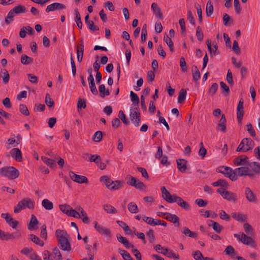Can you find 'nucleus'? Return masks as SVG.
Masks as SVG:
<instances>
[{
    "label": "nucleus",
    "instance_id": "obj_11",
    "mask_svg": "<svg viewBox=\"0 0 260 260\" xmlns=\"http://www.w3.org/2000/svg\"><path fill=\"white\" fill-rule=\"evenodd\" d=\"M244 194L246 200L250 203H257V199L252 190L248 187L245 189Z\"/></svg>",
    "mask_w": 260,
    "mask_h": 260
},
{
    "label": "nucleus",
    "instance_id": "obj_61",
    "mask_svg": "<svg viewBox=\"0 0 260 260\" xmlns=\"http://www.w3.org/2000/svg\"><path fill=\"white\" fill-rule=\"evenodd\" d=\"M20 112L25 116H28L29 112L26 106L24 104H20L19 108Z\"/></svg>",
    "mask_w": 260,
    "mask_h": 260
},
{
    "label": "nucleus",
    "instance_id": "obj_58",
    "mask_svg": "<svg viewBox=\"0 0 260 260\" xmlns=\"http://www.w3.org/2000/svg\"><path fill=\"white\" fill-rule=\"evenodd\" d=\"M196 36L199 41H202L203 40L204 34L202 30V28L200 26H198L197 28Z\"/></svg>",
    "mask_w": 260,
    "mask_h": 260
},
{
    "label": "nucleus",
    "instance_id": "obj_22",
    "mask_svg": "<svg viewBox=\"0 0 260 260\" xmlns=\"http://www.w3.org/2000/svg\"><path fill=\"white\" fill-rule=\"evenodd\" d=\"M226 121L225 115L223 114H222L221 117L217 124V129L223 133H225L226 131Z\"/></svg>",
    "mask_w": 260,
    "mask_h": 260
},
{
    "label": "nucleus",
    "instance_id": "obj_46",
    "mask_svg": "<svg viewBox=\"0 0 260 260\" xmlns=\"http://www.w3.org/2000/svg\"><path fill=\"white\" fill-rule=\"evenodd\" d=\"M220 88L222 90V93L227 96L230 94V88L229 87L223 82L221 81L220 82Z\"/></svg>",
    "mask_w": 260,
    "mask_h": 260
},
{
    "label": "nucleus",
    "instance_id": "obj_2",
    "mask_svg": "<svg viewBox=\"0 0 260 260\" xmlns=\"http://www.w3.org/2000/svg\"><path fill=\"white\" fill-rule=\"evenodd\" d=\"M55 236L58 239V245L62 250H71V245L68 239L70 235L66 231L57 229L55 231Z\"/></svg>",
    "mask_w": 260,
    "mask_h": 260
},
{
    "label": "nucleus",
    "instance_id": "obj_9",
    "mask_svg": "<svg viewBox=\"0 0 260 260\" xmlns=\"http://www.w3.org/2000/svg\"><path fill=\"white\" fill-rule=\"evenodd\" d=\"M162 197L166 201L169 203H174V198L177 197L175 194L171 195L170 192L166 188L165 186L161 187Z\"/></svg>",
    "mask_w": 260,
    "mask_h": 260
},
{
    "label": "nucleus",
    "instance_id": "obj_15",
    "mask_svg": "<svg viewBox=\"0 0 260 260\" xmlns=\"http://www.w3.org/2000/svg\"><path fill=\"white\" fill-rule=\"evenodd\" d=\"M163 214L164 215H166V216H163V218L173 222L175 226L177 227L180 226L179 218L177 215L168 212H165V213H163Z\"/></svg>",
    "mask_w": 260,
    "mask_h": 260
},
{
    "label": "nucleus",
    "instance_id": "obj_54",
    "mask_svg": "<svg viewBox=\"0 0 260 260\" xmlns=\"http://www.w3.org/2000/svg\"><path fill=\"white\" fill-rule=\"evenodd\" d=\"M192 255L196 260H205V257L203 256L202 252L200 250L195 251L192 253Z\"/></svg>",
    "mask_w": 260,
    "mask_h": 260
},
{
    "label": "nucleus",
    "instance_id": "obj_20",
    "mask_svg": "<svg viewBox=\"0 0 260 260\" xmlns=\"http://www.w3.org/2000/svg\"><path fill=\"white\" fill-rule=\"evenodd\" d=\"M130 117L132 122L137 127L139 126L141 121V114L139 112H131L130 114Z\"/></svg>",
    "mask_w": 260,
    "mask_h": 260
},
{
    "label": "nucleus",
    "instance_id": "obj_31",
    "mask_svg": "<svg viewBox=\"0 0 260 260\" xmlns=\"http://www.w3.org/2000/svg\"><path fill=\"white\" fill-rule=\"evenodd\" d=\"M210 222L211 224H209V226L212 227L213 230L217 233L219 234L221 233L223 229L222 226L220 225L218 222L213 220H210Z\"/></svg>",
    "mask_w": 260,
    "mask_h": 260
},
{
    "label": "nucleus",
    "instance_id": "obj_1",
    "mask_svg": "<svg viewBox=\"0 0 260 260\" xmlns=\"http://www.w3.org/2000/svg\"><path fill=\"white\" fill-rule=\"evenodd\" d=\"M234 172L236 180L238 179V176H247L250 178H254L256 175L260 174V163L256 161L250 162L248 166L235 169Z\"/></svg>",
    "mask_w": 260,
    "mask_h": 260
},
{
    "label": "nucleus",
    "instance_id": "obj_48",
    "mask_svg": "<svg viewBox=\"0 0 260 260\" xmlns=\"http://www.w3.org/2000/svg\"><path fill=\"white\" fill-rule=\"evenodd\" d=\"M53 258L54 260H62V255L57 247H55L53 250Z\"/></svg>",
    "mask_w": 260,
    "mask_h": 260
},
{
    "label": "nucleus",
    "instance_id": "obj_60",
    "mask_svg": "<svg viewBox=\"0 0 260 260\" xmlns=\"http://www.w3.org/2000/svg\"><path fill=\"white\" fill-rule=\"evenodd\" d=\"M146 236L149 239L150 243H153L155 241V236L154 235V231L152 229H150L146 233Z\"/></svg>",
    "mask_w": 260,
    "mask_h": 260
},
{
    "label": "nucleus",
    "instance_id": "obj_37",
    "mask_svg": "<svg viewBox=\"0 0 260 260\" xmlns=\"http://www.w3.org/2000/svg\"><path fill=\"white\" fill-rule=\"evenodd\" d=\"M245 148L247 151L252 149L254 147V142L250 138H244L243 139Z\"/></svg>",
    "mask_w": 260,
    "mask_h": 260
},
{
    "label": "nucleus",
    "instance_id": "obj_23",
    "mask_svg": "<svg viewBox=\"0 0 260 260\" xmlns=\"http://www.w3.org/2000/svg\"><path fill=\"white\" fill-rule=\"evenodd\" d=\"M11 156L16 161H21L22 160V153L18 148H13L10 152Z\"/></svg>",
    "mask_w": 260,
    "mask_h": 260
},
{
    "label": "nucleus",
    "instance_id": "obj_51",
    "mask_svg": "<svg viewBox=\"0 0 260 260\" xmlns=\"http://www.w3.org/2000/svg\"><path fill=\"white\" fill-rule=\"evenodd\" d=\"M118 116L124 124L128 125L129 123L128 119L126 118L123 111H119Z\"/></svg>",
    "mask_w": 260,
    "mask_h": 260
},
{
    "label": "nucleus",
    "instance_id": "obj_27",
    "mask_svg": "<svg viewBox=\"0 0 260 260\" xmlns=\"http://www.w3.org/2000/svg\"><path fill=\"white\" fill-rule=\"evenodd\" d=\"M39 224V221L36 216L34 214L31 215L29 223L28 225V229L32 231L35 229V226Z\"/></svg>",
    "mask_w": 260,
    "mask_h": 260
},
{
    "label": "nucleus",
    "instance_id": "obj_50",
    "mask_svg": "<svg viewBox=\"0 0 260 260\" xmlns=\"http://www.w3.org/2000/svg\"><path fill=\"white\" fill-rule=\"evenodd\" d=\"M103 207L105 211L108 213L115 214L117 213V210L111 205H105Z\"/></svg>",
    "mask_w": 260,
    "mask_h": 260
},
{
    "label": "nucleus",
    "instance_id": "obj_25",
    "mask_svg": "<svg viewBox=\"0 0 260 260\" xmlns=\"http://www.w3.org/2000/svg\"><path fill=\"white\" fill-rule=\"evenodd\" d=\"M117 238L118 241L122 243L124 246L126 248H129L130 247L134 248V245L133 244H131L129 242L127 239L125 237H124L120 235H117Z\"/></svg>",
    "mask_w": 260,
    "mask_h": 260
},
{
    "label": "nucleus",
    "instance_id": "obj_40",
    "mask_svg": "<svg viewBox=\"0 0 260 260\" xmlns=\"http://www.w3.org/2000/svg\"><path fill=\"white\" fill-rule=\"evenodd\" d=\"M42 206L48 210H51L53 208V204L49 200L45 199L42 201Z\"/></svg>",
    "mask_w": 260,
    "mask_h": 260
},
{
    "label": "nucleus",
    "instance_id": "obj_10",
    "mask_svg": "<svg viewBox=\"0 0 260 260\" xmlns=\"http://www.w3.org/2000/svg\"><path fill=\"white\" fill-rule=\"evenodd\" d=\"M69 175L71 179L77 183H87L88 182V179L84 176L79 175L75 174L73 171L69 172Z\"/></svg>",
    "mask_w": 260,
    "mask_h": 260
},
{
    "label": "nucleus",
    "instance_id": "obj_19",
    "mask_svg": "<svg viewBox=\"0 0 260 260\" xmlns=\"http://www.w3.org/2000/svg\"><path fill=\"white\" fill-rule=\"evenodd\" d=\"M174 199V203H176L181 208L186 211H188L190 209L189 204L187 202L184 201L181 197L177 196Z\"/></svg>",
    "mask_w": 260,
    "mask_h": 260
},
{
    "label": "nucleus",
    "instance_id": "obj_7",
    "mask_svg": "<svg viewBox=\"0 0 260 260\" xmlns=\"http://www.w3.org/2000/svg\"><path fill=\"white\" fill-rule=\"evenodd\" d=\"M21 237L20 231H17L11 234L6 233L0 230V239L2 240H13L18 239Z\"/></svg>",
    "mask_w": 260,
    "mask_h": 260
},
{
    "label": "nucleus",
    "instance_id": "obj_12",
    "mask_svg": "<svg viewBox=\"0 0 260 260\" xmlns=\"http://www.w3.org/2000/svg\"><path fill=\"white\" fill-rule=\"evenodd\" d=\"M234 165L236 166H248L250 162H249L248 157L244 155H242L236 157L234 159Z\"/></svg>",
    "mask_w": 260,
    "mask_h": 260
},
{
    "label": "nucleus",
    "instance_id": "obj_24",
    "mask_svg": "<svg viewBox=\"0 0 260 260\" xmlns=\"http://www.w3.org/2000/svg\"><path fill=\"white\" fill-rule=\"evenodd\" d=\"M42 161L46 164L50 168H55L56 167V159L53 158H49L46 156H42L41 157Z\"/></svg>",
    "mask_w": 260,
    "mask_h": 260
},
{
    "label": "nucleus",
    "instance_id": "obj_62",
    "mask_svg": "<svg viewBox=\"0 0 260 260\" xmlns=\"http://www.w3.org/2000/svg\"><path fill=\"white\" fill-rule=\"evenodd\" d=\"M59 207L61 211L67 215L69 213L70 209H71V207L67 204L60 205Z\"/></svg>",
    "mask_w": 260,
    "mask_h": 260
},
{
    "label": "nucleus",
    "instance_id": "obj_28",
    "mask_svg": "<svg viewBox=\"0 0 260 260\" xmlns=\"http://www.w3.org/2000/svg\"><path fill=\"white\" fill-rule=\"evenodd\" d=\"M74 14L75 15L74 19L76 22L77 25L80 29H81L82 28V22L81 19L80 14L77 9H75Z\"/></svg>",
    "mask_w": 260,
    "mask_h": 260
},
{
    "label": "nucleus",
    "instance_id": "obj_44",
    "mask_svg": "<svg viewBox=\"0 0 260 260\" xmlns=\"http://www.w3.org/2000/svg\"><path fill=\"white\" fill-rule=\"evenodd\" d=\"M182 233L191 238H196L197 237V235L195 232L191 231L186 226L183 228Z\"/></svg>",
    "mask_w": 260,
    "mask_h": 260
},
{
    "label": "nucleus",
    "instance_id": "obj_38",
    "mask_svg": "<svg viewBox=\"0 0 260 260\" xmlns=\"http://www.w3.org/2000/svg\"><path fill=\"white\" fill-rule=\"evenodd\" d=\"M33 60L34 59L32 58L29 57L26 54H23L21 56V62L24 65H27L29 63H32Z\"/></svg>",
    "mask_w": 260,
    "mask_h": 260
},
{
    "label": "nucleus",
    "instance_id": "obj_64",
    "mask_svg": "<svg viewBox=\"0 0 260 260\" xmlns=\"http://www.w3.org/2000/svg\"><path fill=\"white\" fill-rule=\"evenodd\" d=\"M180 66L182 71L186 72L187 70V67L184 57H181L180 60Z\"/></svg>",
    "mask_w": 260,
    "mask_h": 260
},
{
    "label": "nucleus",
    "instance_id": "obj_16",
    "mask_svg": "<svg viewBox=\"0 0 260 260\" xmlns=\"http://www.w3.org/2000/svg\"><path fill=\"white\" fill-rule=\"evenodd\" d=\"M242 239H241V242L243 243L244 244L250 246L252 247H255L256 245L254 239L249 236H248L244 233L242 234Z\"/></svg>",
    "mask_w": 260,
    "mask_h": 260
},
{
    "label": "nucleus",
    "instance_id": "obj_35",
    "mask_svg": "<svg viewBox=\"0 0 260 260\" xmlns=\"http://www.w3.org/2000/svg\"><path fill=\"white\" fill-rule=\"evenodd\" d=\"M214 7L211 1V0H209L207 2L206 8V13L207 17H209L211 16L213 13Z\"/></svg>",
    "mask_w": 260,
    "mask_h": 260
},
{
    "label": "nucleus",
    "instance_id": "obj_36",
    "mask_svg": "<svg viewBox=\"0 0 260 260\" xmlns=\"http://www.w3.org/2000/svg\"><path fill=\"white\" fill-rule=\"evenodd\" d=\"M164 40L168 46L170 51L171 52H174L175 51V49L174 47V43L172 39L168 35H166L164 36Z\"/></svg>",
    "mask_w": 260,
    "mask_h": 260
},
{
    "label": "nucleus",
    "instance_id": "obj_39",
    "mask_svg": "<svg viewBox=\"0 0 260 260\" xmlns=\"http://www.w3.org/2000/svg\"><path fill=\"white\" fill-rule=\"evenodd\" d=\"M212 185L215 187L220 186V188H224L225 187H228L229 184L225 180L219 179L217 181L212 183Z\"/></svg>",
    "mask_w": 260,
    "mask_h": 260
},
{
    "label": "nucleus",
    "instance_id": "obj_5",
    "mask_svg": "<svg viewBox=\"0 0 260 260\" xmlns=\"http://www.w3.org/2000/svg\"><path fill=\"white\" fill-rule=\"evenodd\" d=\"M34 207V201L29 198H25L18 202V204L14 208V212L15 213L17 214L25 208L33 209Z\"/></svg>",
    "mask_w": 260,
    "mask_h": 260
},
{
    "label": "nucleus",
    "instance_id": "obj_3",
    "mask_svg": "<svg viewBox=\"0 0 260 260\" xmlns=\"http://www.w3.org/2000/svg\"><path fill=\"white\" fill-rule=\"evenodd\" d=\"M19 171L12 166H5L0 169V176L8 178L9 180H14L19 176Z\"/></svg>",
    "mask_w": 260,
    "mask_h": 260
},
{
    "label": "nucleus",
    "instance_id": "obj_6",
    "mask_svg": "<svg viewBox=\"0 0 260 260\" xmlns=\"http://www.w3.org/2000/svg\"><path fill=\"white\" fill-rule=\"evenodd\" d=\"M222 197L229 201L236 202L237 200V195L236 193L226 190L225 188H219L217 190Z\"/></svg>",
    "mask_w": 260,
    "mask_h": 260
},
{
    "label": "nucleus",
    "instance_id": "obj_34",
    "mask_svg": "<svg viewBox=\"0 0 260 260\" xmlns=\"http://www.w3.org/2000/svg\"><path fill=\"white\" fill-rule=\"evenodd\" d=\"M130 96L131 101L133 103L132 105H134V106H137V107H139L140 100L137 94L134 92L133 91H131L130 92Z\"/></svg>",
    "mask_w": 260,
    "mask_h": 260
},
{
    "label": "nucleus",
    "instance_id": "obj_13",
    "mask_svg": "<svg viewBox=\"0 0 260 260\" xmlns=\"http://www.w3.org/2000/svg\"><path fill=\"white\" fill-rule=\"evenodd\" d=\"M66 8V5L63 4L59 3H54L48 5L45 11L47 13H49L50 12L54 11L55 10L59 11L64 10Z\"/></svg>",
    "mask_w": 260,
    "mask_h": 260
},
{
    "label": "nucleus",
    "instance_id": "obj_52",
    "mask_svg": "<svg viewBox=\"0 0 260 260\" xmlns=\"http://www.w3.org/2000/svg\"><path fill=\"white\" fill-rule=\"evenodd\" d=\"M102 138L103 133L101 131H99L94 133L92 139L95 142H99L102 140Z\"/></svg>",
    "mask_w": 260,
    "mask_h": 260
},
{
    "label": "nucleus",
    "instance_id": "obj_43",
    "mask_svg": "<svg viewBox=\"0 0 260 260\" xmlns=\"http://www.w3.org/2000/svg\"><path fill=\"white\" fill-rule=\"evenodd\" d=\"M85 155L89 156V161L90 162H94L96 164H99L101 160V157L99 155H91L88 153H86Z\"/></svg>",
    "mask_w": 260,
    "mask_h": 260
},
{
    "label": "nucleus",
    "instance_id": "obj_59",
    "mask_svg": "<svg viewBox=\"0 0 260 260\" xmlns=\"http://www.w3.org/2000/svg\"><path fill=\"white\" fill-rule=\"evenodd\" d=\"M68 215L76 218H81V214L80 213L75 210L73 209L72 208L71 209H70Z\"/></svg>",
    "mask_w": 260,
    "mask_h": 260
},
{
    "label": "nucleus",
    "instance_id": "obj_42",
    "mask_svg": "<svg viewBox=\"0 0 260 260\" xmlns=\"http://www.w3.org/2000/svg\"><path fill=\"white\" fill-rule=\"evenodd\" d=\"M29 239L35 244L39 245L41 246H43L44 245V242L41 240V239L38 237L34 234H31L30 235Z\"/></svg>",
    "mask_w": 260,
    "mask_h": 260
},
{
    "label": "nucleus",
    "instance_id": "obj_56",
    "mask_svg": "<svg viewBox=\"0 0 260 260\" xmlns=\"http://www.w3.org/2000/svg\"><path fill=\"white\" fill-rule=\"evenodd\" d=\"M41 233L40 237L42 239H44L45 240L47 239V226L46 224H43L41 227Z\"/></svg>",
    "mask_w": 260,
    "mask_h": 260
},
{
    "label": "nucleus",
    "instance_id": "obj_33",
    "mask_svg": "<svg viewBox=\"0 0 260 260\" xmlns=\"http://www.w3.org/2000/svg\"><path fill=\"white\" fill-rule=\"evenodd\" d=\"M232 217L235 219V220L240 221V222H244L246 219V215H244L242 213H237L236 212H233L231 214Z\"/></svg>",
    "mask_w": 260,
    "mask_h": 260
},
{
    "label": "nucleus",
    "instance_id": "obj_8",
    "mask_svg": "<svg viewBox=\"0 0 260 260\" xmlns=\"http://www.w3.org/2000/svg\"><path fill=\"white\" fill-rule=\"evenodd\" d=\"M217 171L223 174L225 177L229 178L233 181L236 180L234 170L230 167L222 166L221 167V169H218Z\"/></svg>",
    "mask_w": 260,
    "mask_h": 260
},
{
    "label": "nucleus",
    "instance_id": "obj_29",
    "mask_svg": "<svg viewBox=\"0 0 260 260\" xmlns=\"http://www.w3.org/2000/svg\"><path fill=\"white\" fill-rule=\"evenodd\" d=\"M226 255L231 256L233 258H235L237 256V253L234 247L231 245L228 246L224 251Z\"/></svg>",
    "mask_w": 260,
    "mask_h": 260
},
{
    "label": "nucleus",
    "instance_id": "obj_55",
    "mask_svg": "<svg viewBox=\"0 0 260 260\" xmlns=\"http://www.w3.org/2000/svg\"><path fill=\"white\" fill-rule=\"evenodd\" d=\"M200 149L199 151V155L202 158H204L207 153V150L204 147L203 143L201 142L200 144Z\"/></svg>",
    "mask_w": 260,
    "mask_h": 260
},
{
    "label": "nucleus",
    "instance_id": "obj_14",
    "mask_svg": "<svg viewBox=\"0 0 260 260\" xmlns=\"http://www.w3.org/2000/svg\"><path fill=\"white\" fill-rule=\"evenodd\" d=\"M243 100L241 98L237 106V117L238 121L239 123H242V120L244 116V107H243Z\"/></svg>",
    "mask_w": 260,
    "mask_h": 260
},
{
    "label": "nucleus",
    "instance_id": "obj_63",
    "mask_svg": "<svg viewBox=\"0 0 260 260\" xmlns=\"http://www.w3.org/2000/svg\"><path fill=\"white\" fill-rule=\"evenodd\" d=\"M86 24L88 28L92 32L99 30V27L97 25H94L93 21L92 20L86 23Z\"/></svg>",
    "mask_w": 260,
    "mask_h": 260
},
{
    "label": "nucleus",
    "instance_id": "obj_17",
    "mask_svg": "<svg viewBox=\"0 0 260 260\" xmlns=\"http://www.w3.org/2000/svg\"><path fill=\"white\" fill-rule=\"evenodd\" d=\"M94 228L101 235L107 237L111 236V231L109 229L106 228L102 225H99L97 221H94Z\"/></svg>",
    "mask_w": 260,
    "mask_h": 260
},
{
    "label": "nucleus",
    "instance_id": "obj_26",
    "mask_svg": "<svg viewBox=\"0 0 260 260\" xmlns=\"http://www.w3.org/2000/svg\"><path fill=\"white\" fill-rule=\"evenodd\" d=\"M143 220L147 224L152 226L159 225V223H160V219H155L150 217H147L144 216L143 217Z\"/></svg>",
    "mask_w": 260,
    "mask_h": 260
},
{
    "label": "nucleus",
    "instance_id": "obj_4",
    "mask_svg": "<svg viewBox=\"0 0 260 260\" xmlns=\"http://www.w3.org/2000/svg\"><path fill=\"white\" fill-rule=\"evenodd\" d=\"M26 11V9L24 6L18 5L14 8L11 10L8 13L6 18H5V23L9 25L13 21V18L16 15H19L21 13H24Z\"/></svg>",
    "mask_w": 260,
    "mask_h": 260
},
{
    "label": "nucleus",
    "instance_id": "obj_32",
    "mask_svg": "<svg viewBox=\"0 0 260 260\" xmlns=\"http://www.w3.org/2000/svg\"><path fill=\"white\" fill-rule=\"evenodd\" d=\"M160 253L170 258H174L178 259H179V255L178 254H176L173 250L168 248H166L165 253V252H160Z\"/></svg>",
    "mask_w": 260,
    "mask_h": 260
},
{
    "label": "nucleus",
    "instance_id": "obj_47",
    "mask_svg": "<svg viewBox=\"0 0 260 260\" xmlns=\"http://www.w3.org/2000/svg\"><path fill=\"white\" fill-rule=\"evenodd\" d=\"M1 73H3L2 78L4 84H8L10 80V75L8 71L6 69H4L1 70Z\"/></svg>",
    "mask_w": 260,
    "mask_h": 260
},
{
    "label": "nucleus",
    "instance_id": "obj_30",
    "mask_svg": "<svg viewBox=\"0 0 260 260\" xmlns=\"http://www.w3.org/2000/svg\"><path fill=\"white\" fill-rule=\"evenodd\" d=\"M111 184L108 189L111 190H116L121 187L122 182L120 180L113 181L111 182Z\"/></svg>",
    "mask_w": 260,
    "mask_h": 260
},
{
    "label": "nucleus",
    "instance_id": "obj_21",
    "mask_svg": "<svg viewBox=\"0 0 260 260\" xmlns=\"http://www.w3.org/2000/svg\"><path fill=\"white\" fill-rule=\"evenodd\" d=\"M176 161L178 170L181 173H185L187 169V160L185 159H178Z\"/></svg>",
    "mask_w": 260,
    "mask_h": 260
},
{
    "label": "nucleus",
    "instance_id": "obj_49",
    "mask_svg": "<svg viewBox=\"0 0 260 260\" xmlns=\"http://www.w3.org/2000/svg\"><path fill=\"white\" fill-rule=\"evenodd\" d=\"M100 181L103 182L106 185V187L109 188L110 185H111V182H112L113 180L110 179V178L107 175H104L101 177Z\"/></svg>",
    "mask_w": 260,
    "mask_h": 260
},
{
    "label": "nucleus",
    "instance_id": "obj_57",
    "mask_svg": "<svg viewBox=\"0 0 260 260\" xmlns=\"http://www.w3.org/2000/svg\"><path fill=\"white\" fill-rule=\"evenodd\" d=\"M246 127L247 131H248L250 135L252 137L254 138L256 136V133L252 124L250 123H249L246 125Z\"/></svg>",
    "mask_w": 260,
    "mask_h": 260
},
{
    "label": "nucleus",
    "instance_id": "obj_18",
    "mask_svg": "<svg viewBox=\"0 0 260 260\" xmlns=\"http://www.w3.org/2000/svg\"><path fill=\"white\" fill-rule=\"evenodd\" d=\"M151 9L153 11V14L157 18L162 20L164 19V16L161 9L158 7L156 3H153L151 6Z\"/></svg>",
    "mask_w": 260,
    "mask_h": 260
},
{
    "label": "nucleus",
    "instance_id": "obj_41",
    "mask_svg": "<svg viewBox=\"0 0 260 260\" xmlns=\"http://www.w3.org/2000/svg\"><path fill=\"white\" fill-rule=\"evenodd\" d=\"M127 208L132 213H137L139 212L138 207L134 202H130L127 205Z\"/></svg>",
    "mask_w": 260,
    "mask_h": 260
},
{
    "label": "nucleus",
    "instance_id": "obj_45",
    "mask_svg": "<svg viewBox=\"0 0 260 260\" xmlns=\"http://www.w3.org/2000/svg\"><path fill=\"white\" fill-rule=\"evenodd\" d=\"M186 94V89L182 88L180 90L178 98V102L179 103H182L185 100Z\"/></svg>",
    "mask_w": 260,
    "mask_h": 260
},
{
    "label": "nucleus",
    "instance_id": "obj_53",
    "mask_svg": "<svg viewBox=\"0 0 260 260\" xmlns=\"http://www.w3.org/2000/svg\"><path fill=\"white\" fill-rule=\"evenodd\" d=\"M45 103L49 108H51L54 105V102L49 93L46 94Z\"/></svg>",
    "mask_w": 260,
    "mask_h": 260
}]
</instances>
